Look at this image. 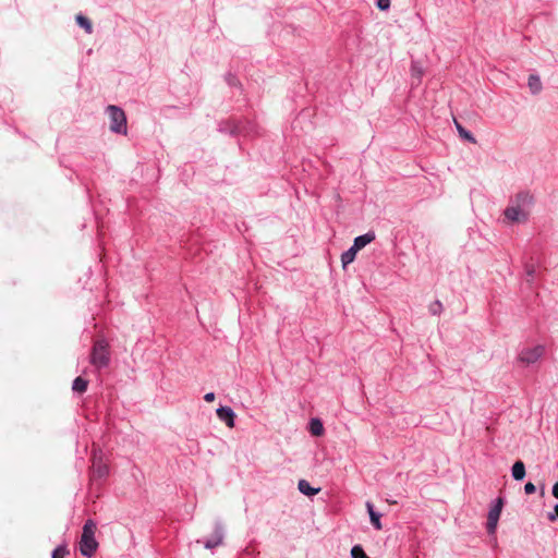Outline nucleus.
<instances>
[{"label": "nucleus", "instance_id": "f257e3e1", "mask_svg": "<svg viewBox=\"0 0 558 558\" xmlns=\"http://www.w3.org/2000/svg\"><path fill=\"white\" fill-rule=\"evenodd\" d=\"M532 204V196L527 193H520L511 202V204L505 209V220L508 222H525L530 215V208Z\"/></svg>", "mask_w": 558, "mask_h": 558}, {"label": "nucleus", "instance_id": "f03ea898", "mask_svg": "<svg viewBox=\"0 0 558 558\" xmlns=\"http://www.w3.org/2000/svg\"><path fill=\"white\" fill-rule=\"evenodd\" d=\"M96 523L88 519L83 525L80 541V553L86 558L94 556L98 548V542L95 538Z\"/></svg>", "mask_w": 558, "mask_h": 558}, {"label": "nucleus", "instance_id": "7ed1b4c3", "mask_svg": "<svg viewBox=\"0 0 558 558\" xmlns=\"http://www.w3.org/2000/svg\"><path fill=\"white\" fill-rule=\"evenodd\" d=\"M109 117V129L112 133L125 135L128 132L126 116L122 108L109 105L106 109Z\"/></svg>", "mask_w": 558, "mask_h": 558}, {"label": "nucleus", "instance_id": "20e7f679", "mask_svg": "<svg viewBox=\"0 0 558 558\" xmlns=\"http://www.w3.org/2000/svg\"><path fill=\"white\" fill-rule=\"evenodd\" d=\"M90 364L97 369L107 367L110 363L109 345L105 340H97L90 352Z\"/></svg>", "mask_w": 558, "mask_h": 558}, {"label": "nucleus", "instance_id": "39448f33", "mask_svg": "<svg viewBox=\"0 0 558 558\" xmlns=\"http://www.w3.org/2000/svg\"><path fill=\"white\" fill-rule=\"evenodd\" d=\"M545 348L541 344L533 348H525L519 354V362L524 365H531L537 362L544 354Z\"/></svg>", "mask_w": 558, "mask_h": 558}, {"label": "nucleus", "instance_id": "423d86ee", "mask_svg": "<svg viewBox=\"0 0 558 558\" xmlns=\"http://www.w3.org/2000/svg\"><path fill=\"white\" fill-rule=\"evenodd\" d=\"M225 538V529L221 522L217 521L215 523L214 531L209 537L204 539L202 543L205 548L214 549L222 544Z\"/></svg>", "mask_w": 558, "mask_h": 558}, {"label": "nucleus", "instance_id": "0eeeda50", "mask_svg": "<svg viewBox=\"0 0 558 558\" xmlns=\"http://www.w3.org/2000/svg\"><path fill=\"white\" fill-rule=\"evenodd\" d=\"M217 130L231 137L240 136V126L236 118L220 120L217 124Z\"/></svg>", "mask_w": 558, "mask_h": 558}, {"label": "nucleus", "instance_id": "6e6552de", "mask_svg": "<svg viewBox=\"0 0 558 558\" xmlns=\"http://www.w3.org/2000/svg\"><path fill=\"white\" fill-rule=\"evenodd\" d=\"M216 413H217V416L218 418L226 423V425L228 427H233L234 424H235V412L233 411V409L231 407H228V405H220L217 410H216Z\"/></svg>", "mask_w": 558, "mask_h": 558}, {"label": "nucleus", "instance_id": "1a4fd4ad", "mask_svg": "<svg viewBox=\"0 0 558 558\" xmlns=\"http://www.w3.org/2000/svg\"><path fill=\"white\" fill-rule=\"evenodd\" d=\"M240 126V135L251 136L257 134V126L253 121L247 119H238Z\"/></svg>", "mask_w": 558, "mask_h": 558}, {"label": "nucleus", "instance_id": "9d476101", "mask_svg": "<svg viewBox=\"0 0 558 558\" xmlns=\"http://www.w3.org/2000/svg\"><path fill=\"white\" fill-rule=\"evenodd\" d=\"M375 240V232L368 231L364 234H361L356 236L353 241V247H355L357 251L364 248L367 244L373 242Z\"/></svg>", "mask_w": 558, "mask_h": 558}, {"label": "nucleus", "instance_id": "9b49d317", "mask_svg": "<svg viewBox=\"0 0 558 558\" xmlns=\"http://www.w3.org/2000/svg\"><path fill=\"white\" fill-rule=\"evenodd\" d=\"M366 509H367V512L369 515L371 523L374 526V529L381 530L383 529L381 521H380L381 513H379L375 510V507L371 501H366Z\"/></svg>", "mask_w": 558, "mask_h": 558}, {"label": "nucleus", "instance_id": "f8f14e48", "mask_svg": "<svg viewBox=\"0 0 558 558\" xmlns=\"http://www.w3.org/2000/svg\"><path fill=\"white\" fill-rule=\"evenodd\" d=\"M502 506H504L502 498H498L496 505L490 510V532L494 531L497 525Z\"/></svg>", "mask_w": 558, "mask_h": 558}, {"label": "nucleus", "instance_id": "ddd939ff", "mask_svg": "<svg viewBox=\"0 0 558 558\" xmlns=\"http://www.w3.org/2000/svg\"><path fill=\"white\" fill-rule=\"evenodd\" d=\"M298 489L300 490V493H302L303 495H305L307 497H313V496L317 495L319 493V490H320V488L312 487L310 482L306 481V480H300L299 481Z\"/></svg>", "mask_w": 558, "mask_h": 558}, {"label": "nucleus", "instance_id": "4468645a", "mask_svg": "<svg viewBox=\"0 0 558 558\" xmlns=\"http://www.w3.org/2000/svg\"><path fill=\"white\" fill-rule=\"evenodd\" d=\"M470 198H471V203H472L474 211H476L477 209H481V208L484 207V205H485V197H484V195L480 191L472 190L470 192Z\"/></svg>", "mask_w": 558, "mask_h": 558}, {"label": "nucleus", "instance_id": "2eb2a0df", "mask_svg": "<svg viewBox=\"0 0 558 558\" xmlns=\"http://www.w3.org/2000/svg\"><path fill=\"white\" fill-rule=\"evenodd\" d=\"M308 430L313 436H322L324 434V425L320 418L313 417L308 422Z\"/></svg>", "mask_w": 558, "mask_h": 558}, {"label": "nucleus", "instance_id": "dca6fc26", "mask_svg": "<svg viewBox=\"0 0 558 558\" xmlns=\"http://www.w3.org/2000/svg\"><path fill=\"white\" fill-rule=\"evenodd\" d=\"M93 474L98 478H105L109 474V468L106 463L99 460L93 464Z\"/></svg>", "mask_w": 558, "mask_h": 558}, {"label": "nucleus", "instance_id": "f3484780", "mask_svg": "<svg viewBox=\"0 0 558 558\" xmlns=\"http://www.w3.org/2000/svg\"><path fill=\"white\" fill-rule=\"evenodd\" d=\"M357 252L359 251L355 247H353V245H351L347 251H344L341 254V263L343 268H345L349 264L354 262Z\"/></svg>", "mask_w": 558, "mask_h": 558}, {"label": "nucleus", "instance_id": "a211bd4d", "mask_svg": "<svg viewBox=\"0 0 558 558\" xmlns=\"http://www.w3.org/2000/svg\"><path fill=\"white\" fill-rule=\"evenodd\" d=\"M88 380L82 376H77L72 384V390L76 393H84L87 390Z\"/></svg>", "mask_w": 558, "mask_h": 558}, {"label": "nucleus", "instance_id": "6ab92c4d", "mask_svg": "<svg viewBox=\"0 0 558 558\" xmlns=\"http://www.w3.org/2000/svg\"><path fill=\"white\" fill-rule=\"evenodd\" d=\"M512 476L515 481H521L525 476V465L522 461H517L512 465Z\"/></svg>", "mask_w": 558, "mask_h": 558}, {"label": "nucleus", "instance_id": "aec40b11", "mask_svg": "<svg viewBox=\"0 0 558 558\" xmlns=\"http://www.w3.org/2000/svg\"><path fill=\"white\" fill-rule=\"evenodd\" d=\"M424 74L423 68L418 61H412L411 63V75L413 80H416V84H418Z\"/></svg>", "mask_w": 558, "mask_h": 558}, {"label": "nucleus", "instance_id": "412c9836", "mask_svg": "<svg viewBox=\"0 0 558 558\" xmlns=\"http://www.w3.org/2000/svg\"><path fill=\"white\" fill-rule=\"evenodd\" d=\"M75 21L77 25L85 29L87 34H90L93 32V25L88 17H86L83 14H77L75 17Z\"/></svg>", "mask_w": 558, "mask_h": 558}, {"label": "nucleus", "instance_id": "4be33fe9", "mask_svg": "<svg viewBox=\"0 0 558 558\" xmlns=\"http://www.w3.org/2000/svg\"><path fill=\"white\" fill-rule=\"evenodd\" d=\"M225 81L230 87H235L239 89H242V84L238 76L233 74L232 72H227L225 75Z\"/></svg>", "mask_w": 558, "mask_h": 558}, {"label": "nucleus", "instance_id": "5701e85b", "mask_svg": "<svg viewBox=\"0 0 558 558\" xmlns=\"http://www.w3.org/2000/svg\"><path fill=\"white\" fill-rule=\"evenodd\" d=\"M529 87L533 94H537L542 89V82L538 76L531 75L529 77Z\"/></svg>", "mask_w": 558, "mask_h": 558}, {"label": "nucleus", "instance_id": "b1692460", "mask_svg": "<svg viewBox=\"0 0 558 558\" xmlns=\"http://www.w3.org/2000/svg\"><path fill=\"white\" fill-rule=\"evenodd\" d=\"M454 123H456V128H457V130H458V132H459V135H460L462 138L466 140V141H469V142H471V143H474V142H475V138H474L473 134H472L469 130L464 129V128H463V126H462L458 121H456V120H454Z\"/></svg>", "mask_w": 558, "mask_h": 558}, {"label": "nucleus", "instance_id": "393cba45", "mask_svg": "<svg viewBox=\"0 0 558 558\" xmlns=\"http://www.w3.org/2000/svg\"><path fill=\"white\" fill-rule=\"evenodd\" d=\"M66 555H69L66 544H60L52 550L51 558H64Z\"/></svg>", "mask_w": 558, "mask_h": 558}, {"label": "nucleus", "instance_id": "a878e982", "mask_svg": "<svg viewBox=\"0 0 558 558\" xmlns=\"http://www.w3.org/2000/svg\"><path fill=\"white\" fill-rule=\"evenodd\" d=\"M351 557L352 558H369L361 545H354L351 548Z\"/></svg>", "mask_w": 558, "mask_h": 558}, {"label": "nucleus", "instance_id": "bb28decb", "mask_svg": "<svg viewBox=\"0 0 558 558\" xmlns=\"http://www.w3.org/2000/svg\"><path fill=\"white\" fill-rule=\"evenodd\" d=\"M442 311V304L440 301H435L429 305V313L432 315H439Z\"/></svg>", "mask_w": 558, "mask_h": 558}, {"label": "nucleus", "instance_id": "cd10ccee", "mask_svg": "<svg viewBox=\"0 0 558 558\" xmlns=\"http://www.w3.org/2000/svg\"><path fill=\"white\" fill-rule=\"evenodd\" d=\"M391 0H377L376 5L380 11H387L390 8Z\"/></svg>", "mask_w": 558, "mask_h": 558}, {"label": "nucleus", "instance_id": "c85d7f7f", "mask_svg": "<svg viewBox=\"0 0 558 558\" xmlns=\"http://www.w3.org/2000/svg\"><path fill=\"white\" fill-rule=\"evenodd\" d=\"M535 490H536V487H535V485L532 482H527L524 485L525 494L531 495V494L535 493Z\"/></svg>", "mask_w": 558, "mask_h": 558}, {"label": "nucleus", "instance_id": "c756f323", "mask_svg": "<svg viewBox=\"0 0 558 558\" xmlns=\"http://www.w3.org/2000/svg\"><path fill=\"white\" fill-rule=\"evenodd\" d=\"M558 518V504L554 508V513L548 514V520L554 522Z\"/></svg>", "mask_w": 558, "mask_h": 558}, {"label": "nucleus", "instance_id": "7c9ffc66", "mask_svg": "<svg viewBox=\"0 0 558 558\" xmlns=\"http://www.w3.org/2000/svg\"><path fill=\"white\" fill-rule=\"evenodd\" d=\"M216 396L214 392H207L205 396H204V400L206 402H213L215 400Z\"/></svg>", "mask_w": 558, "mask_h": 558}, {"label": "nucleus", "instance_id": "2f4dec72", "mask_svg": "<svg viewBox=\"0 0 558 558\" xmlns=\"http://www.w3.org/2000/svg\"><path fill=\"white\" fill-rule=\"evenodd\" d=\"M526 274H527V276H529V277H533V276H534V274H535V268H534V266H527V267H526Z\"/></svg>", "mask_w": 558, "mask_h": 558}, {"label": "nucleus", "instance_id": "473e14b6", "mask_svg": "<svg viewBox=\"0 0 558 558\" xmlns=\"http://www.w3.org/2000/svg\"><path fill=\"white\" fill-rule=\"evenodd\" d=\"M553 495L555 498L558 499V482L554 484L553 486Z\"/></svg>", "mask_w": 558, "mask_h": 558}, {"label": "nucleus", "instance_id": "72a5a7b5", "mask_svg": "<svg viewBox=\"0 0 558 558\" xmlns=\"http://www.w3.org/2000/svg\"><path fill=\"white\" fill-rule=\"evenodd\" d=\"M483 524L486 527V530L488 531V518L486 519V521Z\"/></svg>", "mask_w": 558, "mask_h": 558}]
</instances>
